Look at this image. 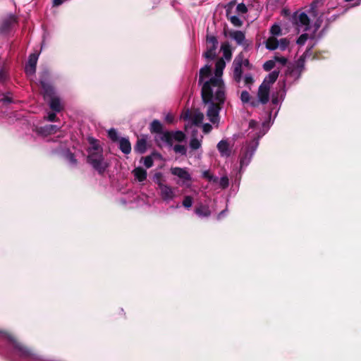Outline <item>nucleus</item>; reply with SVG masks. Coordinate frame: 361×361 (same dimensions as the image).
<instances>
[{
	"instance_id": "f257e3e1",
	"label": "nucleus",
	"mask_w": 361,
	"mask_h": 361,
	"mask_svg": "<svg viewBox=\"0 0 361 361\" xmlns=\"http://www.w3.org/2000/svg\"><path fill=\"white\" fill-rule=\"evenodd\" d=\"M225 67L224 60L220 59L216 63L214 76L211 67L208 65L200 70L199 84L202 85V98L204 103L224 102L225 85L221 77Z\"/></svg>"
},
{
	"instance_id": "f03ea898",
	"label": "nucleus",
	"mask_w": 361,
	"mask_h": 361,
	"mask_svg": "<svg viewBox=\"0 0 361 361\" xmlns=\"http://www.w3.org/2000/svg\"><path fill=\"white\" fill-rule=\"evenodd\" d=\"M96 142L97 140L94 139L90 141L92 146L88 149L87 162L99 175L104 176L109 166V164L105 160L102 149H99V147Z\"/></svg>"
},
{
	"instance_id": "7ed1b4c3",
	"label": "nucleus",
	"mask_w": 361,
	"mask_h": 361,
	"mask_svg": "<svg viewBox=\"0 0 361 361\" xmlns=\"http://www.w3.org/2000/svg\"><path fill=\"white\" fill-rule=\"evenodd\" d=\"M4 340H8L12 344L13 348L20 357L25 359L35 357V354L30 348L18 341L13 336L0 331V343Z\"/></svg>"
},
{
	"instance_id": "20e7f679",
	"label": "nucleus",
	"mask_w": 361,
	"mask_h": 361,
	"mask_svg": "<svg viewBox=\"0 0 361 361\" xmlns=\"http://www.w3.org/2000/svg\"><path fill=\"white\" fill-rule=\"evenodd\" d=\"M290 21L293 27L298 32H306L310 29V19L309 16L302 11H297L293 13Z\"/></svg>"
},
{
	"instance_id": "39448f33",
	"label": "nucleus",
	"mask_w": 361,
	"mask_h": 361,
	"mask_svg": "<svg viewBox=\"0 0 361 361\" xmlns=\"http://www.w3.org/2000/svg\"><path fill=\"white\" fill-rule=\"evenodd\" d=\"M257 146L258 140L255 138L250 142H246L242 147L240 155L241 167L248 164Z\"/></svg>"
},
{
	"instance_id": "423d86ee",
	"label": "nucleus",
	"mask_w": 361,
	"mask_h": 361,
	"mask_svg": "<svg viewBox=\"0 0 361 361\" xmlns=\"http://www.w3.org/2000/svg\"><path fill=\"white\" fill-rule=\"evenodd\" d=\"M170 172L172 175L178 178L177 181L178 184L187 187L190 186L192 177L186 168L171 167Z\"/></svg>"
},
{
	"instance_id": "0eeeda50",
	"label": "nucleus",
	"mask_w": 361,
	"mask_h": 361,
	"mask_svg": "<svg viewBox=\"0 0 361 361\" xmlns=\"http://www.w3.org/2000/svg\"><path fill=\"white\" fill-rule=\"evenodd\" d=\"M208 104L209 108L207 112V116L212 123H218L219 121V112L221 109V105L223 103H218L215 102H210Z\"/></svg>"
},
{
	"instance_id": "6e6552de",
	"label": "nucleus",
	"mask_w": 361,
	"mask_h": 361,
	"mask_svg": "<svg viewBox=\"0 0 361 361\" xmlns=\"http://www.w3.org/2000/svg\"><path fill=\"white\" fill-rule=\"evenodd\" d=\"M182 118L185 121H189L192 124L197 126L202 123L204 119V114L197 111L192 112L187 111L182 115Z\"/></svg>"
},
{
	"instance_id": "1a4fd4ad",
	"label": "nucleus",
	"mask_w": 361,
	"mask_h": 361,
	"mask_svg": "<svg viewBox=\"0 0 361 361\" xmlns=\"http://www.w3.org/2000/svg\"><path fill=\"white\" fill-rule=\"evenodd\" d=\"M233 78L239 82L242 78V66H243V54H238L233 61Z\"/></svg>"
},
{
	"instance_id": "9d476101",
	"label": "nucleus",
	"mask_w": 361,
	"mask_h": 361,
	"mask_svg": "<svg viewBox=\"0 0 361 361\" xmlns=\"http://www.w3.org/2000/svg\"><path fill=\"white\" fill-rule=\"evenodd\" d=\"M39 54L33 53L29 56L28 61L25 65V71L27 75H32L36 72L37 63Z\"/></svg>"
},
{
	"instance_id": "9b49d317",
	"label": "nucleus",
	"mask_w": 361,
	"mask_h": 361,
	"mask_svg": "<svg viewBox=\"0 0 361 361\" xmlns=\"http://www.w3.org/2000/svg\"><path fill=\"white\" fill-rule=\"evenodd\" d=\"M159 188L160 190L161 196L164 200L169 201L174 198L175 192L171 186L159 182Z\"/></svg>"
},
{
	"instance_id": "f8f14e48",
	"label": "nucleus",
	"mask_w": 361,
	"mask_h": 361,
	"mask_svg": "<svg viewBox=\"0 0 361 361\" xmlns=\"http://www.w3.org/2000/svg\"><path fill=\"white\" fill-rule=\"evenodd\" d=\"M155 142L158 146L161 147L164 145L171 146V132L162 131L154 137Z\"/></svg>"
},
{
	"instance_id": "ddd939ff",
	"label": "nucleus",
	"mask_w": 361,
	"mask_h": 361,
	"mask_svg": "<svg viewBox=\"0 0 361 361\" xmlns=\"http://www.w3.org/2000/svg\"><path fill=\"white\" fill-rule=\"evenodd\" d=\"M270 88L271 87L263 84H261L259 87L257 97L259 101L263 104H267L269 100Z\"/></svg>"
},
{
	"instance_id": "4468645a",
	"label": "nucleus",
	"mask_w": 361,
	"mask_h": 361,
	"mask_svg": "<svg viewBox=\"0 0 361 361\" xmlns=\"http://www.w3.org/2000/svg\"><path fill=\"white\" fill-rule=\"evenodd\" d=\"M42 94L45 100H48L56 96L55 89L51 83L41 85Z\"/></svg>"
},
{
	"instance_id": "2eb2a0df",
	"label": "nucleus",
	"mask_w": 361,
	"mask_h": 361,
	"mask_svg": "<svg viewBox=\"0 0 361 361\" xmlns=\"http://www.w3.org/2000/svg\"><path fill=\"white\" fill-rule=\"evenodd\" d=\"M117 143L118 148L123 154H128L131 152V144L128 138L121 137Z\"/></svg>"
},
{
	"instance_id": "dca6fc26",
	"label": "nucleus",
	"mask_w": 361,
	"mask_h": 361,
	"mask_svg": "<svg viewBox=\"0 0 361 361\" xmlns=\"http://www.w3.org/2000/svg\"><path fill=\"white\" fill-rule=\"evenodd\" d=\"M279 71H274L271 72L263 80V85L271 87V86L276 82L279 77Z\"/></svg>"
},
{
	"instance_id": "f3484780",
	"label": "nucleus",
	"mask_w": 361,
	"mask_h": 361,
	"mask_svg": "<svg viewBox=\"0 0 361 361\" xmlns=\"http://www.w3.org/2000/svg\"><path fill=\"white\" fill-rule=\"evenodd\" d=\"M217 149L221 156L228 157L230 155L229 145L226 140H221L217 145Z\"/></svg>"
},
{
	"instance_id": "a211bd4d",
	"label": "nucleus",
	"mask_w": 361,
	"mask_h": 361,
	"mask_svg": "<svg viewBox=\"0 0 361 361\" xmlns=\"http://www.w3.org/2000/svg\"><path fill=\"white\" fill-rule=\"evenodd\" d=\"M195 214L200 217H207L210 215L211 212L207 205L200 204L195 208Z\"/></svg>"
},
{
	"instance_id": "6ab92c4d",
	"label": "nucleus",
	"mask_w": 361,
	"mask_h": 361,
	"mask_svg": "<svg viewBox=\"0 0 361 361\" xmlns=\"http://www.w3.org/2000/svg\"><path fill=\"white\" fill-rule=\"evenodd\" d=\"M49 100V106L50 109L55 111V112H60L62 109L61 105V101L59 97L55 96Z\"/></svg>"
},
{
	"instance_id": "aec40b11",
	"label": "nucleus",
	"mask_w": 361,
	"mask_h": 361,
	"mask_svg": "<svg viewBox=\"0 0 361 361\" xmlns=\"http://www.w3.org/2000/svg\"><path fill=\"white\" fill-rule=\"evenodd\" d=\"M51 73L48 69H44L39 73V83L40 85L51 83Z\"/></svg>"
},
{
	"instance_id": "412c9836",
	"label": "nucleus",
	"mask_w": 361,
	"mask_h": 361,
	"mask_svg": "<svg viewBox=\"0 0 361 361\" xmlns=\"http://www.w3.org/2000/svg\"><path fill=\"white\" fill-rule=\"evenodd\" d=\"M16 19L14 16H10L9 18L5 19L1 24V30L3 32H6L9 30L11 26L16 23Z\"/></svg>"
},
{
	"instance_id": "4be33fe9",
	"label": "nucleus",
	"mask_w": 361,
	"mask_h": 361,
	"mask_svg": "<svg viewBox=\"0 0 361 361\" xmlns=\"http://www.w3.org/2000/svg\"><path fill=\"white\" fill-rule=\"evenodd\" d=\"M265 47L269 50H275L279 47V40L275 37H269L265 41Z\"/></svg>"
},
{
	"instance_id": "5701e85b",
	"label": "nucleus",
	"mask_w": 361,
	"mask_h": 361,
	"mask_svg": "<svg viewBox=\"0 0 361 361\" xmlns=\"http://www.w3.org/2000/svg\"><path fill=\"white\" fill-rule=\"evenodd\" d=\"M223 56L227 61H230L232 57V51L230 44L228 42L223 43L221 47Z\"/></svg>"
},
{
	"instance_id": "b1692460",
	"label": "nucleus",
	"mask_w": 361,
	"mask_h": 361,
	"mask_svg": "<svg viewBox=\"0 0 361 361\" xmlns=\"http://www.w3.org/2000/svg\"><path fill=\"white\" fill-rule=\"evenodd\" d=\"M230 36L231 38L235 40L238 44H242L245 39V34L240 30L231 32Z\"/></svg>"
},
{
	"instance_id": "393cba45",
	"label": "nucleus",
	"mask_w": 361,
	"mask_h": 361,
	"mask_svg": "<svg viewBox=\"0 0 361 361\" xmlns=\"http://www.w3.org/2000/svg\"><path fill=\"white\" fill-rule=\"evenodd\" d=\"M185 135L182 131H174L171 132V146L173 145V141L182 142L185 140Z\"/></svg>"
},
{
	"instance_id": "a878e982",
	"label": "nucleus",
	"mask_w": 361,
	"mask_h": 361,
	"mask_svg": "<svg viewBox=\"0 0 361 361\" xmlns=\"http://www.w3.org/2000/svg\"><path fill=\"white\" fill-rule=\"evenodd\" d=\"M150 129L151 132L158 134L162 132V125L159 121L155 120L151 123Z\"/></svg>"
},
{
	"instance_id": "bb28decb",
	"label": "nucleus",
	"mask_w": 361,
	"mask_h": 361,
	"mask_svg": "<svg viewBox=\"0 0 361 361\" xmlns=\"http://www.w3.org/2000/svg\"><path fill=\"white\" fill-rule=\"evenodd\" d=\"M108 137L113 142H118L121 137L118 136V132L114 128H111L108 131Z\"/></svg>"
},
{
	"instance_id": "cd10ccee",
	"label": "nucleus",
	"mask_w": 361,
	"mask_h": 361,
	"mask_svg": "<svg viewBox=\"0 0 361 361\" xmlns=\"http://www.w3.org/2000/svg\"><path fill=\"white\" fill-rule=\"evenodd\" d=\"M147 140L145 138L140 139L137 141V150L143 153L147 149Z\"/></svg>"
},
{
	"instance_id": "c85d7f7f",
	"label": "nucleus",
	"mask_w": 361,
	"mask_h": 361,
	"mask_svg": "<svg viewBox=\"0 0 361 361\" xmlns=\"http://www.w3.org/2000/svg\"><path fill=\"white\" fill-rule=\"evenodd\" d=\"M270 33L272 35L271 37L280 36L282 34L280 25L274 24L270 28Z\"/></svg>"
},
{
	"instance_id": "c756f323",
	"label": "nucleus",
	"mask_w": 361,
	"mask_h": 361,
	"mask_svg": "<svg viewBox=\"0 0 361 361\" xmlns=\"http://www.w3.org/2000/svg\"><path fill=\"white\" fill-rule=\"evenodd\" d=\"M146 178L147 171L140 167H137V180L141 182L145 180Z\"/></svg>"
},
{
	"instance_id": "7c9ffc66",
	"label": "nucleus",
	"mask_w": 361,
	"mask_h": 361,
	"mask_svg": "<svg viewBox=\"0 0 361 361\" xmlns=\"http://www.w3.org/2000/svg\"><path fill=\"white\" fill-rule=\"evenodd\" d=\"M202 145V140H198L196 137H192L190 141V147L192 149H197L200 148Z\"/></svg>"
},
{
	"instance_id": "2f4dec72",
	"label": "nucleus",
	"mask_w": 361,
	"mask_h": 361,
	"mask_svg": "<svg viewBox=\"0 0 361 361\" xmlns=\"http://www.w3.org/2000/svg\"><path fill=\"white\" fill-rule=\"evenodd\" d=\"M173 150L176 153L180 154L182 155H185L187 152V149L184 145H176L173 147Z\"/></svg>"
},
{
	"instance_id": "473e14b6",
	"label": "nucleus",
	"mask_w": 361,
	"mask_h": 361,
	"mask_svg": "<svg viewBox=\"0 0 361 361\" xmlns=\"http://www.w3.org/2000/svg\"><path fill=\"white\" fill-rule=\"evenodd\" d=\"M290 44L289 40L287 38H282L279 41V47L281 50H286Z\"/></svg>"
},
{
	"instance_id": "72a5a7b5",
	"label": "nucleus",
	"mask_w": 361,
	"mask_h": 361,
	"mask_svg": "<svg viewBox=\"0 0 361 361\" xmlns=\"http://www.w3.org/2000/svg\"><path fill=\"white\" fill-rule=\"evenodd\" d=\"M143 161V164L147 168H150L153 165V159L151 156H147L141 159L140 162Z\"/></svg>"
},
{
	"instance_id": "f704fd0d",
	"label": "nucleus",
	"mask_w": 361,
	"mask_h": 361,
	"mask_svg": "<svg viewBox=\"0 0 361 361\" xmlns=\"http://www.w3.org/2000/svg\"><path fill=\"white\" fill-rule=\"evenodd\" d=\"M231 23L235 27H240L243 25V21L235 16L229 18Z\"/></svg>"
},
{
	"instance_id": "c9c22d12",
	"label": "nucleus",
	"mask_w": 361,
	"mask_h": 361,
	"mask_svg": "<svg viewBox=\"0 0 361 361\" xmlns=\"http://www.w3.org/2000/svg\"><path fill=\"white\" fill-rule=\"evenodd\" d=\"M275 64L274 60H269L264 63L263 68L266 71H269L274 68Z\"/></svg>"
},
{
	"instance_id": "e433bc0d",
	"label": "nucleus",
	"mask_w": 361,
	"mask_h": 361,
	"mask_svg": "<svg viewBox=\"0 0 361 361\" xmlns=\"http://www.w3.org/2000/svg\"><path fill=\"white\" fill-rule=\"evenodd\" d=\"M67 160L73 165L76 166L78 164V160L76 159L75 154L71 152L66 154Z\"/></svg>"
},
{
	"instance_id": "4c0bfd02",
	"label": "nucleus",
	"mask_w": 361,
	"mask_h": 361,
	"mask_svg": "<svg viewBox=\"0 0 361 361\" xmlns=\"http://www.w3.org/2000/svg\"><path fill=\"white\" fill-rule=\"evenodd\" d=\"M192 205V198L190 196H185L183 201V206L185 208H190Z\"/></svg>"
},
{
	"instance_id": "58836bf2",
	"label": "nucleus",
	"mask_w": 361,
	"mask_h": 361,
	"mask_svg": "<svg viewBox=\"0 0 361 361\" xmlns=\"http://www.w3.org/2000/svg\"><path fill=\"white\" fill-rule=\"evenodd\" d=\"M236 11L238 14H245L247 12V8L243 3L238 4L236 6Z\"/></svg>"
},
{
	"instance_id": "ea45409f",
	"label": "nucleus",
	"mask_w": 361,
	"mask_h": 361,
	"mask_svg": "<svg viewBox=\"0 0 361 361\" xmlns=\"http://www.w3.org/2000/svg\"><path fill=\"white\" fill-rule=\"evenodd\" d=\"M309 36L307 33L302 34L297 39V44L298 45H304L307 40Z\"/></svg>"
},
{
	"instance_id": "a19ab883",
	"label": "nucleus",
	"mask_w": 361,
	"mask_h": 361,
	"mask_svg": "<svg viewBox=\"0 0 361 361\" xmlns=\"http://www.w3.org/2000/svg\"><path fill=\"white\" fill-rule=\"evenodd\" d=\"M207 45L217 46L218 41L214 36H208L207 37Z\"/></svg>"
},
{
	"instance_id": "79ce46f5",
	"label": "nucleus",
	"mask_w": 361,
	"mask_h": 361,
	"mask_svg": "<svg viewBox=\"0 0 361 361\" xmlns=\"http://www.w3.org/2000/svg\"><path fill=\"white\" fill-rule=\"evenodd\" d=\"M250 95L248 92L243 91L241 92L240 99L243 103H247L250 101Z\"/></svg>"
},
{
	"instance_id": "37998d69",
	"label": "nucleus",
	"mask_w": 361,
	"mask_h": 361,
	"mask_svg": "<svg viewBox=\"0 0 361 361\" xmlns=\"http://www.w3.org/2000/svg\"><path fill=\"white\" fill-rule=\"evenodd\" d=\"M274 60L275 61V63L279 62L282 65H286L287 63V59L283 56H274Z\"/></svg>"
},
{
	"instance_id": "c03bdc74",
	"label": "nucleus",
	"mask_w": 361,
	"mask_h": 361,
	"mask_svg": "<svg viewBox=\"0 0 361 361\" xmlns=\"http://www.w3.org/2000/svg\"><path fill=\"white\" fill-rule=\"evenodd\" d=\"M7 79V73L3 68H0V82H4Z\"/></svg>"
},
{
	"instance_id": "a18cd8bd",
	"label": "nucleus",
	"mask_w": 361,
	"mask_h": 361,
	"mask_svg": "<svg viewBox=\"0 0 361 361\" xmlns=\"http://www.w3.org/2000/svg\"><path fill=\"white\" fill-rule=\"evenodd\" d=\"M220 185L223 188H226L228 186V179L227 177H222L221 179H220Z\"/></svg>"
},
{
	"instance_id": "49530a36",
	"label": "nucleus",
	"mask_w": 361,
	"mask_h": 361,
	"mask_svg": "<svg viewBox=\"0 0 361 361\" xmlns=\"http://www.w3.org/2000/svg\"><path fill=\"white\" fill-rule=\"evenodd\" d=\"M244 82H245V85H247L252 84V82H253L252 76L250 74L245 75V76L244 78Z\"/></svg>"
},
{
	"instance_id": "de8ad7c7",
	"label": "nucleus",
	"mask_w": 361,
	"mask_h": 361,
	"mask_svg": "<svg viewBox=\"0 0 361 361\" xmlns=\"http://www.w3.org/2000/svg\"><path fill=\"white\" fill-rule=\"evenodd\" d=\"M216 55V53L214 52L211 49H208L207 50V51L204 53V56L207 58V59H213Z\"/></svg>"
},
{
	"instance_id": "09e8293b",
	"label": "nucleus",
	"mask_w": 361,
	"mask_h": 361,
	"mask_svg": "<svg viewBox=\"0 0 361 361\" xmlns=\"http://www.w3.org/2000/svg\"><path fill=\"white\" fill-rule=\"evenodd\" d=\"M154 180L155 181L156 183H157V185H159V182H161L162 183V174L161 173H157L154 174Z\"/></svg>"
},
{
	"instance_id": "8fccbe9b",
	"label": "nucleus",
	"mask_w": 361,
	"mask_h": 361,
	"mask_svg": "<svg viewBox=\"0 0 361 361\" xmlns=\"http://www.w3.org/2000/svg\"><path fill=\"white\" fill-rule=\"evenodd\" d=\"M1 101L4 103V104H11L13 102V99L12 97L8 96V95H5L4 96V97L1 99Z\"/></svg>"
},
{
	"instance_id": "3c124183",
	"label": "nucleus",
	"mask_w": 361,
	"mask_h": 361,
	"mask_svg": "<svg viewBox=\"0 0 361 361\" xmlns=\"http://www.w3.org/2000/svg\"><path fill=\"white\" fill-rule=\"evenodd\" d=\"M212 128V126L209 123L204 124L202 126L203 131L205 133L210 132Z\"/></svg>"
},
{
	"instance_id": "603ef678",
	"label": "nucleus",
	"mask_w": 361,
	"mask_h": 361,
	"mask_svg": "<svg viewBox=\"0 0 361 361\" xmlns=\"http://www.w3.org/2000/svg\"><path fill=\"white\" fill-rule=\"evenodd\" d=\"M47 119L49 121L54 122L56 120V115L55 113H49L47 116Z\"/></svg>"
},
{
	"instance_id": "864d4df0",
	"label": "nucleus",
	"mask_w": 361,
	"mask_h": 361,
	"mask_svg": "<svg viewBox=\"0 0 361 361\" xmlns=\"http://www.w3.org/2000/svg\"><path fill=\"white\" fill-rule=\"evenodd\" d=\"M243 66L247 67L248 68H251V66L250 64L249 60L247 59H245L243 56Z\"/></svg>"
},
{
	"instance_id": "5fc2aeb1",
	"label": "nucleus",
	"mask_w": 361,
	"mask_h": 361,
	"mask_svg": "<svg viewBox=\"0 0 361 361\" xmlns=\"http://www.w3.org/2000/svg\"><path fill=\"white\" fill-rule=\"evenodd\" d=\"M64 0H53V6H59L63 3Z\"/></svg>"
},
{
	"instance_id": "6e6d98bb",
	"label": "nucleus",
	"mask_w": 361,
	"mask_h": 361,
	"mask_svg": "<svg viewBox=\"0 0 361 361\" xmlns=\"http://www.w3.org/2000/svg\"><path fill=\"white\" fill-rule=\"evenodd\" d=\"M47 128H49L48 133H51L52 131L54 130L55 128H56V126L49 125Z\"/></svg>"
},
{
	"instance_id": "4d7b16f0",
	"label": "nucleus",
	"mask_w": 361,
	"mask_h": 361,
	"mask_svg": "<svg viewBox=\"0 0 361 361\" xmlns=\"http://www.w3.org/2000/svg\"><path fill=\"white\" fill-rule=\"evenodd\" d=\"M216 48H217V46L207 45V49L212 50L215 53H216Z\"/></svg>"
},
{
	"instance_id": "13d9d810",
	"label": "nucleus",
	"mask_w": 361,
	"mask_h": 361,
	"mask_svg": "<svg viewBox=\"0 0 361 361\" xmlns=\"http://www.w3.org/2000/svg\"><path fill=\"white\" fill-rule=\"evenodd\" d=\"M272 103L274 104H278V99L274 95L272 96Z\"/></svg>"
},
{
	"instance_id": "bf43d9fd",
	"label": "nucleus",
	"mask_w": 361,
	"mask_h": 361,
	"mask_svg": "<svg viewBox=\"0 0 361 361\" xmlns=\"http://www.w3.org/2000/svg\"><path fill=\"white\" fill-rule=\"evenodd\" d=\"M304 62H305V60L302 56L299 59V60L298 61V65H301V66L303 65Z\"/></svg>"
},
{
	"instance_id": "052dcab7",
	"label": "nucleus",
	"mask_w": 361,
	"mask_h": 361,
	"mask_svg": "<svg viewBox=\"0 0 361 361\" xmlns=\"http://www.w3.org/2000/svg\"><path fill=\"white\" fill-rule=\"evenodd\" d=\"M314 26V32H315L317 31V30L320 27V25L319 23H316Z\"/></svg>"
},
{
	"instance_id": "680f3d73",
	"label": "nucleus",
	"mask_w": 361,
	"mask_h": 361,
	"mask_svg": "<svg viewBox=\"0 0 361 361\" xmlns=\"http://www.w3.org/2000/svg\"><path fill=\"white\" fill-rule=\"evenodd\" d=\"M166 120L169 123H171V122H172L173 118H172V117H171V116H166Z\"/></svg>"
},
{
	"instance_id": "e2e57ef3",
	"label": "nucleus",
	"mask_w": 361,
	"mask_h": 361,
	"mask_svg": "<svg viewBox=\"0 0 361 361\" xmlns=\"http://www.w3.org/2000/svg\"><path fill=\"white\" fill-rule=\"evenodd\" d=\"M204 177H209V172L208 171H204Z\"/></svg>"
},
{
	"instance_id": "0e129e2a",
	"label": "nucleus",
	"mask_w": 361,
	"mask_h": 361,
	"mask_svg": "<svg viewBox=\"0 0 361 361\" xmlns=\"http://www.w3.org/2000/svg\"><path fill=\"white\" fill-rule=\"evenodd\" d=\"M132 174H133L134 177H135V167L131 171Z\"/></svg>"
},
{
	"instance_id": "69168bd1",
	"label": "nucleus",
	"mask_w": 361,
	"mask_h": 361,
	"mask_svg": "<svg viewBox=\"0 0 361 361\" xmlns=\"http://www.w3.org/2000/svg\"><path fill=\"white\" fill-rule=\"evenodd\" d=\"M253 123H254V121H251L250 122V126H252Z\"/></svg>"
},
{
	"instance_id": "338daca9",
	"label": "nucleus",
	"mask_w": 361,
	"mask_h": 361,
	"mask_svg": "<svg viewBox=\"0 0 361 361\" xmlns=\"http://www.w3.org/2000/svg\"><path fill=\"white\" fill-rule=\"evenodd\" d=\"M226 14H227V16L228 15V9H227V11H226Z\"/></svg>"
}]
</instances>
